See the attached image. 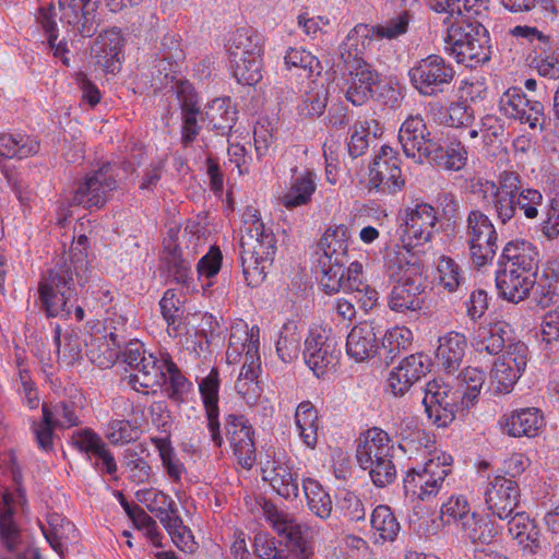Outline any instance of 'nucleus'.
<instances>
[{
    "label": "nucleus",
    "instance_id": "obj_34",
    "mask_svg": "<svg viewBox=\"0 0 559 559\" xmlns=\"http://www.w3.org/2000/svg\"><path fill=\"white\" fill-rule=\"evenodd\" d=\"M41 530L52 549L61 556L70 545L79 542V531L75 525L56 513L49 515L48 526H43Z\"/></svg>",
    "mask_w": 559,
    "mask_h": 559
},
{
    "label": "nucleus",
    "instance_id": "obj_17",
    "mask_svg": "<svg viewBox=\"0 0 559 559\" xmlns=\"http://www.w3.org/2000/svg\"><path fill=\"white\" fill-rule=\"evenodd\" d=\"M528 348L525 343L518 341L508 346L502 356L498 358L490 371V381L498 393L511 391L527 364Z\"/></svg>",
    "mask_w": 559,
    "mask_h": 559
},
{
    "label": "nucleus",
    "instance_id": "obj_37",
    "mask_svg": "<svg viewBox=\"0 0 559 559\" xmlns=\"http://www.w3.org/2000/svg\"><path fill=\"white\" fill-rule=\"evenodd\" d=\"M378 349L377 335L369 324L355 325L346 341V352L356 361H364Z\"/></svg>",
    "mask_w": 559,
    "mask_h": 559
},
{
    "label": "nucleus",
    "instance_id": "obj_24",
    "mask_svg": "<svg viewBox=\"0 0 559 559\" xmlns=\"http://www.w3.org/2000/svg\"><path fill=\"white\" fill-rule=\"evenodd\" d=\"M380 74L361 58H355L345 80V98L354 106H362L374 93Z\"/></svg>",
    "mask_w": 559,
    "mask_h": 559
},
{
    "label": "nucleus",
    "instance_id": "obj_41",
    "mask_svg": "<svg viewBox=\"0 0 559 559\" xmlns=\"http://www.w3.org/2000/svg\"><path fill=\"white\" fill-rule=\"evenodd\" d=\"M158 367H160L163 379L160 380V383L155 386L166 384L167 396L175 402H181L183 400V395L188 393L190 389V382L181 374L177 366L168 356L162 358V362Z\"/></svg>",
    "mask_w": 559,
    "mask_h": 559
},
{
    "label": "nucleus",
    "instance_id": "obj_53",
    "mask_svg": "<svg viewBox=\"0 0 559 559\" xmlns=\"http://www.w3.org/2000/svg\"><path fill=\"white\" fill-rule=\"evenodd\" d=\"M509 533L519 544L532 549L537 546V532L528 515L524 512H516L508 523Z\"/></svg>",
    "mask_w": 559,
    "mask_h": 559
},
{
    "label": "nucleus",
    "instance_id": "obj_39",
    "mask_svg": "<svg viewBox=\"0 0 559 559\" xmlns=\"http://www.w3.org/2000/svg\"><path fill=\"white\" fill-rule=\"evenodd\" d=\"M316 191L313 181V173L307 170L294 178L289 189L281 197V203L288 210L306 205L311 201V197Z\"/></svg>",
    "mask_w": 559,
    "mask_h": 559
},
{
    "label": "nucleus",
    "instance_id": "obj_18",
    "mask_svg": "<svg viewBox=\"0 0 559 559\" xmlns=\"http://www.w3.org/2000/svg\"><path fill=\"white\" fill-rule=\"evenodd\" d=\"M224 430L238 464L250 469L257 460L253 427L243 415L229 414L225 417Z\"/></svg>",
    "mask_w": 559,
    "mask_h": 559
},
{
    "label": "nucleus",
    "instance_id": "obj_44",
    "mask_svg": "<svg viewBox=\"0 0 559 559\" xmlns=\"http://www.w3.org/2000/svg\"><path fill=\"white\" fill-rule=\"evenodd\" d=\"M12 501L11 495L5 492L3 495L4 506L0 509V543L9 551L17 550L22 539L21 531L12 519Z\"/></svg>",
    "mask_w": 559,
    "mask_h": 559
},
{
    "label": "nucleus",
    "instance_id": "obj_9",
    "mask_svg": "<svg viewBox=\"0 0 559 559\" xmlns=\"http://www.w3.org/2000/svg\"><path fill=\"white\" fill-rule=\"evenodd\" d=\"M451 462L452 457L443 454L409 468L403 479L405 492L423 501L435 497L451 472Z\"/></svg>",
    "mask_w": 559,
    "mask_h": 559
},
{
    "label": "nucleus",
    "instance_id": "obj_54",
    "mask_svg": "<svg viewBox=\"0 0 559 559\" xmlns=\"http://www.w3.org/2000/svg\"><path fill=\"white\" fill-rule=\"evenodd\" d=\"M497 238L496 231L486 237L480 235L476 240H472V238L466 240L471 260L475 266L481 267L492 261L498 249Z\"/></svg>",
    "mask_w": 559,
    "mask_h": 559
},
{
    "label": "nucleus",
    "instance_id": "obj_33",
    "mask_svg": "<svg viewBox=\"0 0 559 559\" xmlns=\"http://www.w3.org/2000/svg\"><path fill=\"white\" fill-rule=\"evenodd\" d=\"M466 349V338L462 333L451 331L439 337L436 357L440 366L448 372L457 371Z\"/></svg>",
    "mask_w": 559,
    "mask_h": 559
},
{
    "label": "nucleus",
    "instance_id": "obj_42",
    "mask_svg": "<svg viewBox=\"0 0 559 559\" xmlns=\"http://www.w3.org/2000/svg\"><path fill=\"white\" fill-rule=\"evenodd\" d=\"M230 58L261 56L263 51L260 35L252 28H238L230 38Z\"/></svg>",
    "mask_w": 559,
    "mask_h": 559
},
{
    "label": "nucleus",
    "instance_id": "obj_57",
    "mask_svg": "<svg viewBox=\"0 0 559 559\" xmlns=\"http://www.w3.org/2000/svg\"><path fill=\"white\" fill-rule=\"evenodd\" d=\"M543 200L544 198L539 190L525 188L522 181V188L515 194L516 219L520 213H523L527 219H536L539 215L538 207L543 204Z\"/></svg>",
    "mask_w": 559,
    "mask_h": 559
},
{
    "label": "nucleus",
    "instance_id": "obj_31",
    "mask_svg": "<svg viewBox=\"0 0 559 559\" xmlns=\"http://www.w3.org/2000/svg\"><path fill=\"white\" fill-rule=\"evenodd\" d=\"M340 290L356 293L358 302L364 310L372 309L379 299V293L371 287L362 275L361 263L354 261L349 264L345 276L344 267L340 272Z\"/></svg>",
    "mask_w": 559,
    "mask_h": 559
},
{
    "label": "nucleus",
    "instance_id": "obj_10",
    "mask_svg": "<svg viewBox=\"0 0 559 559\" xmlns=\"http://www.w3.org/2000/svg\"><path fill=\"white\" fill-rule=\"evenodd\" d=\"M462 395L442 380L433 379L426 384L423 404L429 419L438 427H447L461 413Z\"/></svg>",
    "mask_w": 559,
    "mask_h": 559
},
{
    "label": "nucleus",
    "instance_id": "obj_23",
    "mask_svg": "<svg viewBox=\"0 0 559 559\" xmlns=\"http://www.w3.org/2000/svg\"><path fill=\"white\" fill-rule=\"evenodd\" d=\"M399 141L404 154L413 158L416 163L423 164L428 158L430 144H435L437 139L431 136L424 119L417 116H409L401 126L399 131Z\"/></svg>",
    "mask_w": 559,
    "mask_h": 559
},
{
    "label": "nucleus",
    "instance_id": "obj_58",
    "mask_svg": "<svg viewBox=\"0 0 559 559\" xmlns=\"http://www.w3.org/2000/svg\"><path fill=\"white\" fill-rule=\"evenodd\" d=\"M86 245L87 237L81 235L70 250V262L75 269V275L78 276V283L80 285H85L92 275V269L87 260Z\"/></svg>",
    "mask_w": 559,
    "mask_h": 559
},
{
    "label": "nucleus",
    "instance_id": "obj_11",
    "mask_svg": "<svg viewBox=\"0 0 559 559\" xmlns=\"http://www.w3.org/2000/svg\"><path fill=\"white\" fill-rule=\"evenodd\" d=\"M437 222L436 209L430 204L420 203L413 209H407L403 223L399 227L400 240L403 246L401 251L407 250L413 253V248L429 241Z\"/></svg>",
    "mask_w": 559,
    "mask_h": 559
},
{
    "label": "nucleus",
    "instance_id": "obj_40",
    "mask_svg": "<svg viewBox=\"0 0 559 559\" xmlns=\"http://www.w3.org/2000/svg\"><path fill=\"white\" fill-rule=\"evenodd\" d=\"M328 100V87L322 82L312 80L308 84L302 100L298 106V112L306 118H318L324 112Z\"/></svg>",
    "mask_w": 559,
    "mask_h": 559
},
{
    "label": "nucleus",
    "instance_id": "obj_32",
    "mask_svg": "<svg viewBox=\"0 0 559 559\" xmlns=\"http://www.w3.org/2000/svg\"><path fill=\"white\" fill-rule=\"evenodd\" d=\"M513 329L506 321L491 322L488 325L479 326L477 331L476 350L489 355H498L508 346L514 343ZM518 341H515L516 343Z\"/></svg>",
    "mask_w": 559,
    "mask_h": 559
},
{
    "label": "nucleus",
    "instance_id": "obj_25",
    "mask_svg": "<svg viewBox=\"0 0 559 559\" xmlns=\"http://www.w3.org/2000/svg\"><path fill=\"white\" fill-rule=\"evenodd\" d=\"M519 498L520 490L514 480L500 475L488 478L485 502L493 515L508 519L516 509Z\"/></svg>",
    "mask_w": 559,
    "mask_h": 559
},
{
    "label": "nucleus",
    "instance_id": "obj_14",
    "mask_svg": "<svg viewBox=\"0 0 559 559\" xmlns=\"http://www.w3.org/2000/svg\"><path fill=\"white\" fill-rule=\"evenodd\" d=\"M43 419L33 424V432L38 448L45 452L53 450V430L80 424L73 402H59L51 407L43 405Z\"/></svg>",
    "mask_w": 559,
    "mask_h": 559
},
{
    "label": "nucleus",
    "instance_id": "obj_22",
    "mask_svg": "<svg viewBox=\"0 0 559 559\" xmlns=\"http://www.w3.org/2000/svg\"><path fill=\"white\" fill-rule=\"evenodd\" d=\"M499 108L508 118L527 123L531 129L540 126L544 129V105L530 100L519 87L508 88L500 97Z\"/></svg>",
    "mask_w": 559,
    "mask_h": 559
},
{
    "label": "nucleus",
    "instance_id": "obj_1",
    "mask_svg": "<svg viewBox=\"0 0 559 559\" xmlns=\"http://www.w3.org/2000/svg\"><path fill=\"white\" fill-rule=\"evenodd\" d=\"M263 514L272 528L284 538L277 542L267 534L254 537V551L259 559H310L313 555L310 544L304 536L305 527L296 518L273 503H265Z\"/></svg>",
    "mask_w": 559,
    "mask_h": 559
},
{
    "label": "nucleus",
    "instance_id": "obj_2",
    "mask_svg": "<svg viewBox=\"0 0 559 559\" xmlns=\"http://www.w3.org/2000/svg\"><path fill=\"white\" fill-rule=\"evenodd\" d=\"M239 246L245 281L255 287L265 280L266 269L274 260L275 235L260 218H251L245 221Z\"/></svg>",
    "mask_w": 559,
    "mask_h": 559
},
{
    "label": "nucleus",
    "instance_id": "obj_49",
    "mask_svg": "<svg viewBox=\"0 0 559 559\" xmlns=\"http://www.w3.org/2000/svg\"><path fill=\"white\" fill-rule=\"evenodd\" d=\"M301 334L298 332L295 322H288L283 325L280 337L276 343V352L284 362H290L297 358L300 350Z\"/></svg>",
    "mask_w": 559,
    "mask_h": 559
},
{
    "label": "nucleus",
    "instance_id": "obj_19",
    "mask_svg": "<svg viewBox=\"0 0 559 559\" xmlns=\"http://www.w3.org/2000/svg\"><path fill=\"white\" fill-rule=\"evenodd\" d=\"M61 22L82 37H92L96 34L100 17L98 0H59Z\"/></svg>",
    "mask_w": 559,
    "mask_h": 559
},
{
    "label": "nucleus",
    "instance_id": "obj_48",
    "mask_svg": "<svg viewBox=\"0 0 559 559\" xmlns=\"http://www.w3.org/2000/svg\"><path fill=\"white\" fill-rule=\"evenodd\" d=\"M233 73L238 83L243 85H255L262 79V58L240 57L231 58Z\"/></svg>",
    "mask_w": 559,
    "mask_h": 559
},
{
    "label": "nucleus",
    "instance_id": "obj_35",
    "mask_svg": "<svg viewBox=\"0 0 559 559\" xmlns=\"http://www.w3.org/2000/svg\"><path fill=\"white\" fill-rule=\"evenodd\" d=\"M427 154L426 162L447 170L462 169L468 155L465 145L457 140L452 141L447 147H443L437 140L435 144H430V151Z\"/></svg>",
    "mask_w": 559,
    "mask_h": 559
},
{
    "label": "nucleus",
    "instance_id": "obj_27",
    "mask_svg": "<svg viewBox=\"0 0 559 559\" xmlns=\"http://www.w3.org/2000/svg\"><path fill=\"white\" fill-rule=\"evenodd\" d=\"M199 389L205 408L206 426L211 433V439L216 447L221 448L224 440L221 433L218 408L219 378L216 368H213L210 373L201 380Z\"/></svg>",
    "mask_w": 559,
    "mask_h": 559
},
{
    "label": "nucleus",
    "instance_id": "obj_28",
    "mask_svg": "<svg viewBox=\"0 0 559 559\" xmlns=\"http://www.w3.org/2000/svg\"><path fill=\"white\" fill-rule=\"evenodd\" d=\"M535 283V273L500 269L496 275V287L499 296L512 304L524 301L531 296Z\"/></svg>",
    "mask_w": 559,
    "mask_h": 559
},
{
    "label": "nucleus",
    "instance_id": "obj_21",
    "mask_svg": "<svg viewBox=\"0 0 559 559\" xmlns=\"http://www.w3.org/2000/svg\"><path fill=\"white\" fill-rule=\"evenodd\" d=\"M212 108L222 110V112L226 117L225 123L218 121L217 117L210 111H204L201 114L181 115V142L185 147L190 146L199 135L201 131V126L199 124V121L209 120L213 129L219 131L222 134H225L231 130L237 120V111L230 105V103L225 99H214L212 102Z\"/></svg>",
    "mask_w": 559,
    "mask_h": 559
},
{
    "label": "nucleus",
    "instance_id": "obj_12",
    "mask_svg": "<svg viewBox=\"0 0 559 559\" xmlns=\"http://www.w3.org/2000/svg\"><path fill=\"white\" fill-rule=\"evenodd\" d=\"M123 361L135 371L129 376V384L135 391L141 389L154 388L160 383L163 373L159 364L162 358H157L153 354L146 355L144 345L139 341H131L126 344L122 353Z\"/></svg>",
    "mask_w": 559,
    "mask_h": 559
},
{
    "label": "nucleus",
    "instance_id": "obj_13",
    "mask_svg": "<svg viewBox=\"0 0 559 559\" xmlns=\"http://www.w3.org/2000/svg\"><path fill=\"white\" fill-rule=\"evenodd\" d=\"M117 189V180L109 163L88 174L78 186L70 205H82L87 209L103 207L110 193Z\"/></svg>",
    "mask_w": 559,
    "mask_h": 559
},
{
    "label": "nucleus",
    "instance_id": "obj_5",
    "mask_svg": "<svg viewBox=\"0 0 559 559\" xmlns=\"http://www.w3.org/2000/svg\"><path fill=\"white\" fill-rule=\"evenodd\" d=\"M445 44V49L465 67L476 68L490 59L489 34L480 22L452 23Z\"/></svg>",
    "mask_w": 559,
    "mask_h": 559
},
{
    "label": "nucleus",
    "instance_id": "obj_36",
    "mask_svg": "<svg viewBox=\"0 0 559 559\" xmlns=\"http://www.w3.org/2000/svg\"><path fill=\"white\" fill-rule=\"evenodd\" d=\"M544 418L534 407L515 409L506 416L504 430L512 437H534L543 427Z\"/></svg>",
    "mask_w": 559,
    "mask_h": 559
},
{
    "label": "nucleus",
    "instance_id": "obj_20",
    "mask_svg": "<svg viewBox=\"0 0 559 559\" xmlns=\"http://www.w3.org/2000/svg\"><path fill=\"white\" fill-rule=\"evenodd\" d=\"M263 479L285 499L298 497V474L293 459L285 450L274 451L271 460L262 467Z\"/></svg>",
    "mask_w": 559,
    "mask_h": 559
},
{
    "label": "nucleus",
    "instance_id": "obj_3",
    "mask_svg": "<svg viewBox=\"0 0 559 559\" xmlns=\"http://www.w3.org/2000/svg\"><path fill=\"white\" fill-rule=\"evenodd\" d=\"M83 286L78 283L72 263L61 258L43 275L38 284L40 308L47 317L70 318L76 300L78 287Z\"/></svg>",
    "mask_w": 559,
    "mask_h": 559
},
{
    "label": "nucleus",
    "instance_id": "obj_59",
    "mask_svg": "<svg viewBox=\"0 0 559 559\" xmlns=\"http://www.w3.org/2000/svg\"><path fill=\"white\" fill-rule=\"evenodd\" d=\"M437 270L440 284L450 293L455 292L465 280L461 266L448 255L439 258Z\"/></svg>",
    "mask_w": 559,
    "mask_h": 559
},
{
    "label": "nucleus",
    "instance_id": "obj_8",
    "mask_svg": "<svg viewBox=\"0 0 559 559\" xmlns=\"http://www.w3.org/2000/svg\"><path fill=\"white\" fill-rule=\"evenodd\" d=\"M522 188V176L516 171L504 170L497 181H487L483 200L486 209L499 224L516 221L515 194Z\"/></svg>",
    "mask_w": 559,
    "mask_h": 559
},
{
    "label": "nucleus",
    "instance_id": "obj_26",
    "mask_svg": "<svg viewBox=\"0 0 559 559\" xmlns=\"http://www.w3.org/2000/svg\"><path fill=\"white\" fill-rule=\"evenodd\" d=\"M394 445L389 435L377 427L368 429L358 440L356 459L362 469L386 457H393Z\"/></svg>",
    "mask_w": 559,
    "mask_h": 559
},
{
    "label": "nucleus",
    "instance_id": "obj_38",
    "mask_svg": "<svg viewBox=\"0 0 559 559\" xmlns=\"http://www.w3.org/2000/svg\"><path fill=\"white\" fill-rule=\"evenodd\" d=\"M40 150V142L31 135L0 133V156L4 158L24 159L36 155Z\"/></svg>",
    "mask_w": 559,
    "mask_h": 559
},
{
    "label": "nucleus",
    "instance_id": "obj_63",
    "mask_svg": "<svg viewBox=\"0 0 559 559\" xmlns=\"http://www.w3.org/2000/svg\"><path fill=\"white\" fill-rule=\"evenodd\" d=\"M337 509L342 519L347 522L358 523L366 521V508L362 500L352 491H346L337 502Z\"/></svg>",
    "mask_w": 559,
    "mask_h": 559
},
{
    "label": "nucleus",
    "instance_id": "obj_4",
    "mask_svg": "<svg viewBox=\"0 0 559 559\" xmlns=\"http://www.w3.org/2000/svg\"><path fill=\"white\" fill-rule=\"evenodd\" d=\"M392 276H397L389 295L388 305L392 311H418L425 302V286L423 284V265L419 258L409 251H397L392 269Z\"/></svg>",
    "mask_w": 559,
    "mask_h": 559
},
{
    "label": "nucleus",
    "instance_id": "obj_61",
    "mask_svg": "<svg viewBox=\"0 0 559 559\" xmlns=\"http://www.w3.org/2000/svg\"><path fill=\"white\" fill-rule=\"evenodd\" d=\"M154 500L159 506H148V509L160 521L166 531L180 524L181 518L178 514L176 502L171 498L163 492H157Z\"/></svg>",
    "mask_w": 559,
    "mask_h": 559
},
{
    "label": "nucleus",
    "instance_id": "obj_52",
    "mask_svg": "<svg viewBox=\"0 0 559 559\" xmlns=\"http://www.w3.org/2000/svg\"><path fill=\"white\" fill-rule=\"evenodd\" d=\"M461 376L462 380L466 383L465 392L461 393V413L462 416H465L479 395L485 382V372L477 368L467 367L462 371Z\"/></svg>",
    "mask_w": 559,
    "mask_h": 559
},
{
    "label": "nucleus",
    "instance_id": "obj_29",
    "mask_svg": "<svg viewBox=\"0 0 559 559\" xmlns=\"http://www.w3.org/2000/svg\"><path fill=\"white\" fill-rule=\"evenodd\" d=\"M499 265L500 269H514L515 272L536 273L538 271V251L528 241H510L503 248Z\"/></svg>",
    "mask_w": 559,
    "mask_h": 559
},
{
    "label": "nucleus",
    "instance_id": "obj_16",
    "mask_svg": "<svg viewBox=\"0 0 559 559\" xmlns=\"http://www.w3.org/2000/svg\"><path fill=\"white\" fill-rule=\"evenodd\" d=\"M341 355L337 341L325 329H316L305 341L304 358L317 377L333 369Z\"/></svg>",
    "mask_w": 559,
    "mask_h": 559
},
{
    "label": "nucleus",
    "instance_id": "obj_45",
    "mask_svg": "<svg viewBox=\"0 0 559 559\" xmlns=\"http://www.w3.org/2000/svg\"><path fill=\"white\" fill-rule=\"evenodd\" d=\"M464 536L472 543L489 544L497 535V530L490 520L483 518L476 512L463 518L462 524L459 526Z\"/></svg>",
    "mask_w": 559,
    "mask_h": 559
},
{
    "label": "nucleus",
    "instance_id": "obj_60",
    "mask_svg": "<svg viewBox=\"0 0 559 559\" xmlns=\"http://www.w3.org/2000/svg\"><path fill=\"white\" fill-rule=\"evenodd\" d=\"M142 431L135 424L126 419H114L108 424L106 438L112 444H126L140 438Z\"/></svg>",
    "mask_w": 559,
    "mask_h": 559
},
{
    "label": "nucleus",
    "instance_id": "obj_50",
    "mask_svg": "<svg viewBox=\"0 0 559 559\" xmlns=\"http://www.w3.org/2000/svg\"><path fill=\"white\" fill-rule=\"evenodd\" d=\"M557 276L552 272L543 271L540 274L536 271L535 283L531 290V296L540 308L549 307L557 296Z\"/></svg>",
    "mask_w": 559,
    "mask_h": 559
},
{
    "label": "nucleus",
    "instance_id": "obj_7",
    "mask_svg": "<svg viewBox=\"0 0 559 559\" xmlns=\"http://www.w3.org/2000/svg\"><path fill=\"white\" fill-rule=\"evenodd\" d=\"M412 86L423 96L437 97L450 91L455 70L439 55H429L408 71Z\"/></svg>",
    "mask_w": 559,
    "mask_h": 559
},
{
    "label": "nucleus",
    "instance_id": "obj_15",
    "mask_svg": "<svg viewBox=\"0 0 559 559\" xmlns=\"http://www.w3.org/2000/svg\"><path fill=\"white\" fill-rule=\"evenodd\" d=\"M405 186L400 159L392 147L383 145L369 166V190L383 194H395Z\"/></svg>",
    "mask_w": 559,
    "mask_h": 559
},
{
    "label": "nucleus",
    "instance_id": "obj_56",
    "mask_svg": "<svg viewBox=\"0 0 559 559\" xmlns=\"http://www.w3.org/2000/svg\"><path fill=\"white\" fill-rule=\"evenodd\" d=\"M124 343V340H121L117 333L110 332L108 335V341L103 343V346L106 347L105 353H98L100 345H97L98 349H96V343H93L91 348L87 350V357L97 367L102 369L107 368L114 364L118 357L117 349H120Z\"/></svg>",
    "mask_w": 559,
    "mask_h": 559
},
{
    "label": "nucleus",
    "instance_id": "obj_46",
    "mask_svg": "<svg viewBox=\"0 0 559 559\" xmlns=\"http://www.w3.org/2000/svg\"><path fill=\"white\" fill-rule=\"evenodd\" d=\"M370 524L374 534L379 535L376 542L381 539L382 543L393 542L401 528L391 509L384 504H380L373 509L370 516Z\"/></svg>",
    "mask_w": 559,
    "mask_h": 559
},
{
    "label": "nucleus",
    "instance_id": "obj_64",
    "mask_svg": "<svg viewBox=\"0 0 559 559\" xmlns=\"http://www.w3.org/2000/svg\"><path fill=\"white\" fill-rule=\"evenodd\" d=\"M399 367L404 372L402 376L406 378V381L414 384L429 372L430 359L428 356L417 353L405 357Z\"/></svg>",
    "mask_w": 559,
    "mask_h": 559
},
{
    "label": "nucleus",
    "instance_id": "obj_55",
    "mask_svg": "<svg viewBox=\"0 0 559 559\" xmlns=\"http://www.w3.org/2000/svg\"><path fill=\"white\" fill-rule=\"evenodd\" d=\"M160 312L167 322V332L176 337L180 333L181 318L183 310L179 306V299L173 289H167L159 301Z\"/></svg>",
    "mask_w": 559,
    "mask_h": 559
},
{
    "label": "nucleus",
    "instance_id": "obj_6",
    "mask_svg": "<svg viewBox=\"0 0 559 559\" xmlns=\"http://www.w3.org/2000/svg\"><path fill=\"white\" fill-rule=\"evenodd\" d=\"M349 229L345 225L329 227L319 241L322 254L318 259L320 269V284L325 294L333 295L340 292V272L348 261Z\"/></svg>",
    "mask_w": 559,
    "mask_h": 559
},
{
    "label": "nucleus",
    "instance_id": "obj_30",
    "mask_svg": "<svg viewBox=\"0 0 559 559\" xmlns=\"http://www.w3.org/2000/svg\"><path fill=\"white\" fill-rule=\"evenodd\" d=\"M123 38L116 27L106 29L95 39L91 56L95 63L106 72L114 73L118 67Z\"/></svg>",
    "mask_w": 559,
    "mask_h": 559
},
{
    "label": "nucleus",
    "instance_id": "obj_62",
    "mask_svg": "<svg viewBox=\"0 0 559 559\" xmlns=\"http://www.w3.org/2000/svg\"><path fill=\"white\" fill-rule=\"evenodd\" d=\"M152 441L158 450L163 466L167 471L168 476L174 481H179L186 468L183 464L177 459L170 442L163 438H154Z\"/></svg>",
    "mask_w": 559,
    "mask_h": 559
},
{
    "label": "nucleus",
    "instance_id": "obj_51",
    "mask_svg": "<svg viewBox=\"0 0 559 559\" xmlns=\"http://www.w3.org/2000/svg\"><path fill=\"white\" fill-rule=\"evenodd\" d=\"M53 342L57 347L58 358L66 365L72 366L82 357V341L76 333H67L61 340V330L57 325L55 329Z\"/></svg>",
    "mask_w": 559,
    "mask_h": 559
},
{
    "label": "nucleus",
    "instance_id": "obj_47",
    "mask_svg": "<svg viewBox=\"0 0 559 559\" xmlns=\"http://www.w3.org/2000/svg\"><path fill=\"white\" fill-rule=\"evenodd\" d=\"M310 511L320 519H328L332 513V500L319 481L307 478L302 483Z\"/></svg>",
    "mask_w": 559,
    "mask_h": 559
},
{
    "label": "nucleus",
    "instance_id": "obj_43",
    "mask_svg": "<svg viewBox=\"0 0 559 559\" xmlns=\"http://www.w3.org/2000/svg\"><path fill=\"white\" fill-rule=\"evenodd\" d=\"M296 426L302 442L314 449L318 441V413L311 402H301L295 413Z\"/></svg>",
    "mask_w": 559,
    "mask_h": 559
}]
</instances>
